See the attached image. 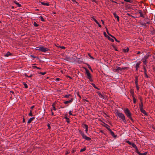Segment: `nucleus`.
I'll return each mask as SVG.
<instances>
[{
    "label": "nucleus",
    "mask_w": 155,
    "mask_h": 155,
    "mask_svg": "<svg viewBox=\"0 0 155 155\" xmlns=\"http://www.w3.org/2000/svg\"><path fill=\"white\" fill-rule=\"evenodd\" d=\"M117 115L120 118H121L123 121V122L126 123V121L125 119V117L124 115L120 112H119L118 111H117L116 112Z\"/></svg>",
    "instance_id": "obj_1"
},
{
    "label": "nucleus",
    "mask_w": 155,
    "mask_h": 155,
    "mask_svg": "<svg viewBox=\"0 0 155 155\" xmlns=\"http://www.w3.org/2000/svg\"><path fill=\"white\" fill-rule=\"evenodd\" d=\"M124 111L127 116L131 120H133V119L131 117V114L130 112L129 109L128 108H126L124 110Z\"/></svg>",
    "instance_id": "obj_2"
},
{
    "label": "nucleus",
    "mask_w": 155,
    "mask_h": 155,
    "mask_svg": "<svg viewBox=\"0 0 155 155\" xmlns=\"http://www.w3.org/2000/svg\"><path fill=\"white\" fill-rule=\"evenodd\" d=\"M38 48V50L41 51H42L44 52H45L47 51H48V49L47 48H45L43 47H38L37 48Z\"/></svg>",
    "instance_id": "obj_3"
},
{
    "label": "nucleus",
    "mask_w": 155,
    "mask_h": 155,
    "mask_svg": "<svg viewBox=\"0 0 155 155\" xmlns=\"http://www.w3.org/2000/svg\"><path fill=\"white\" fill-rule=\"evenodd\" d=\"M87 75V78L90 80L91 78V76L89 71L87 68L85 69Z\"/></svg>",
    "instance_id": "obj_4"
},
{
    "label": "nucleus",
    "mask_w": 155,
    "mask_h": 155,
    "mask_svg": "<svg viewBox=\"0 0 155 155\" xmlns=\"http://www.w3.org/2000/svg\"><path fill=\"white\" fill-rule=\"evenodd\" d=\"M138 12L140 14V16L142 18H144V15L145 14V12L143 13L140 10Z\"/></svg>",
    "instance_id": "obj_5"
},
{
    "label": "nucleus",
    "mask_w": 155,
    "mask_h": 155,
    "mask_svg": "<svg viewBox=\"0 0 155 155\" xmlns=\"http://www.w3.org/2000/svg\"><path fill=\"white\" fill-rule=\"evenodd\" d=\"M141 63V62L139 61L137 63V64L136 65V66H135V68H136V71L138 70V68L140 67V65Z\"/></svg>",
    "instance_id": "obj_6"
},
{
    "label": "nucleus",
    "mask_w": 155,
    "mask_h": 155,
    "mask_svg": "<svg viewBox=\"0 0 155 155\" xmlns=\"http://www.w3.org/2000/svg\"><path fill=\"white\" fill-rule=\"evenodd\" d=\"M108 130L110 132V133L112 135V136L114 137H116V136L114 134V132H113L110 129H108Z\"/></svg>",
    "instance_id": "obj_7"
},
{
    "label": "nucleus",
    "mask_w": 155,
    "mask_h": 155,
    "mask_svg": "<svg viewBox=\"0 0 155 155\" xmlns=\"http://www.w3.org/2000/svg\"><path fill=\"white\" fill-rule=\"evenodd\" d=\"M113 14L114 15V17L116 18H117V20L118 21H119V17L115 13V12H113Z\"/></svg>",
    "instance_id": "obj_8"
},
{
    "label": "nucleus",
    "mask_w": 155,
    "mask_h": 155,
    "mask_svg": "<svg viewBox=\"0 0 155 155\" xmlns=\"http://www.w3.org/2000/svg\"><path fill=\"white\" fill-rule=\"evenodd\" d=\"M73 99V98H71L70 100L65 101L64 102V103L65 104H67L68 103H71L72 102Z\"/></svg>",
    "instance_id": "obj_9"
},
{
    "label": "nucleus",
    "mask_w": 155,
    "mask_h": 155,
    "mask_svg": "<svg viewBox=\"0 0 155 155\" xmlns=\"http://www.w3.org/2000/svg\"><path fill=\"white\" fill-rule=\"evenodd\" d=\"M83 138L85 140L88 141L91 140V139L90 138L87 137L85 135H84V136L83 137Z\"/></svg>",
    "instance_id": "obj_10"
},
{
    "label": "nucleus",
    "mask_w": 155,
    "mask_h": 155,
    "mask_svg": "<svg viewBox=\"0 0 155 155\" xmlns=\"http://www.w3.org/2000/svg\"><path fill=\"white\" fill-rule=\"evenodd\" d=\"M143 68L144 71V74L145 76L147 78H148V76L147 74V71L146 69V67L145 66H143Z\"/></svg>",
    "instance_id": "obj_11"
},
{
    "label": "nucleus",
    "mask_w": 155,
    "mask_h": 155,
    "mask_svg": "<svg viewBox=\"0 0 155 155\" xmlns=\"http://www.w3.org/2000/svg\"><path fill=\"white\" fill-rule=\"evenodd\" d=\"M141 104H139V107H140V110L143 109V102H142V101L141 100Z\"/></svg>",
    "instance_id": "obj_12"
},
{
    "label": "nucleus",
    "mask_w": 155,
    "mask_h": 155,
    "mask_svg": "<svg viewBox=\"0 0 155 155\" xmlns=\"http://www.w3.org/2000/svg\"><path fill=\"white\" fill-rule=\"evenodd\" d=\"M35 118V117H32L31 118H30L28 120V124H29L31 123V122Z\"/></svg>",
    "instance_id": "obj_13"
},
{
    "label": "nucleus",
    "mask_w": 155,
    "mask_h": 155,
    "mask_svg": "<svg viewBox=\"0 0 155 155\" xmlns=\"http://www.w3.org/2000/svg\"><path fill=\"white\" fill-rule=\"evenodd\" d=\"M140 111L145 115H147V114L146 113V111L143 109L140 110Z\"/></svg>",
    "instance_id": "obj_14"
},
{
    "label": "nucleus",
    "mask_w": 155,
    "mask_h": 155,
    "mask_svg": "<svg viewBox=\"0 0 155 155\" xmlns=\"http://www.w3.org/2000/svg\"><path fill=\"white\" fill-rule=\"evenodd\" d=\"M131 145L134 148H135L136 150H137V147L134 143H132Z\"/></svg>",
    "instance_id": "obj_15"
},
{
    "label": "nucleus",
    "mask_w": 155,
    "mask_h": 155,
    "mask_svg": "<svg viewBox=\"0 0 155 155\" xmlns=\"http://www.w3.org/2000/svg\"><path fill=\"white\" fill-rule=\"evenodd\" d=\"M138 78L137 77H135V84L137 86L138 85Z\"/></svg>",
    "instance_id": "obj_16"
},
{
    "label": "nucleus",
    "mask_w": 155,
    "mask_h": 155,
    "mask_svg": "<svg viewBox=\"0 0 155 155\" xmlns=\"http://www.w3.org/2000/svg\"><path fill=\"white\" fill-rule=\"evenodd\" d=\"M14 3L17 5V6L18 7H20L21 6V5L20 4H19L18 2H16V1H15L14 2Z\"/></svg>",
    "instance_id": "obj_17"
},
{
    "label": "nucleus",
    "mask_w": 155,
    "mask_h": 155,
    "mask_svg": "<svg viewBox=\"0 0 155 155\" xmlns=\"http://www.w3.org/2000/svg\"><path fill=\"white\" fill-rule=\"evenodd\" d=\"M41 4L42 5H46V6H48L49 5V3L48 2H41Z\"/></svg>",
    "instance_id": "obj_18"
},
{
    "label": "nucleus",
    "mask_w": 155,
    "mask_h": 155,
    "mask_svg": "<svg viewBox=\"0 0 155 155\" xmlns=\"http://www.w3.org/2000/svg\"><path fill=\"white\" fill-rule=\"evenodd\" d=\"M122 70V68L120 67H117L116 69L115 70L116 71H121Z\"/></svg>",
    "instance_id": "obj_19"
},
{
    "label": "nucleus",
    "mask_w": 155,
    "mask_h": 155,
    "mask_svg": "<svg viewBox=\"0 0 155 155\" xmlns=\"http://www.w3.org/2000/svg\"><path fill=\"white\" fill-rule=\"evenodd\" d=\"M11 54L9 52H8L5 55V56L6 57H8Z\"/></svg>",
    "instance_id": "obj_20"
},
{
    "label": "nucleus",
    "mask_w": 155,
    "mask_h": 155,
    "mask_svg": "<svg viewBox=\"0 0 155 155\" xmlns=\"http://www.w3.org/2000/svg\"><path fill=\"white\" fill-rule=\"evenodd\" d=\"M91 85H92V86L94 87L95 88V89H96L97 90H99V89L94 84V83H92L91 84Z\"/></svg>",
    "instance_id": "obj_21"
},
{
    "label": "nucleus",
    "mask_w": 155,
    "mask_h": 155,
    "mask_svg": "<svg viewBox=\"0 0 155 155\" xmlns=\"http://www.w3.org/2000/svg\"><path fill=\"white\" fill-rule=\"evenodd\" d=\"M142 61H143V64H145V65H146L147 64V60H146V59H142Z\"/></svg>",
    "instance_id": "obj_22"
},
{
    "label": "nucleus",
    "mask_w": 155,
    "mask_h": 155,
    "mask_svg": "<svg viewBox=\"0 0 155 155\" xmlns=\"http://www.w3.org/2000/svg\"><path fill=\"white\" fill-rule=\"evenodd\" d=\"M98 95L99 97H101V98H104V97L103 95L101 94L100 92L98 93Z\"/></svg>",
    "instance_id": "obj_23"
},
{
    "label": "nucleus",
    "mask_w": 155,
    "mask_h": 155,
    "mask_svg": "<svg viewBox=\"0 0 155 155\" xmlns=\"http://www.w3.org/2000/svg\"><path fill=\"white\" fill-rule=\"evenodd\" d=\"M79 133L83 137L85 135H84V132H83L82 131H81V130L79 131Z\"/></svg>",
    "instance_id": "obj_24"
},
{
    "label": "nucleus",
    "mask_w": 155,
    "mask_h": 155,
    "mask_svg": "<svg viewBox=\"0 0 155 155\" xmlns=\"http://www.w3.org/2000/svg\"><path fill=\"white\" fill-rule=\"evenodd\" d=\"M71 95L70 94H69L68 95H66L64 96V97L65 98H68L69 97H71Z\"/></svg>",
    "instance_id": "obj_25"
},
{
    "label": "nucleus",
    "mask_w": 155,
    "mask_h": 155,
    "mask_svg": "<svg viewBox=\"0 0 155 155\" xmlns=\"http://www.w3.org/2000/svg\"><path fill=\"white\" fill-rule=\"evenodd\" d=\"M64 118L66 120V121L67 122V123H70L69 119L68 117H64Z\"/></svg>",
    "instance_id": "obj_26"
},
{
    "label": "nucleus",
    "mask_w": 155,
    "mask_h": 155,
    "mask_svg": "<svg viewBox=\"0 0 155 155\" xmlns=\"http://www.w3.org/2000/svg\"><path fill=\"white\" fill-rule=\"evenodd\" d=\"M129 50V49L128 48H127L126 49H124V51L125 52H128V51Z\"/></svg>",
    "instance_id": "obj_27"
},
{
    "label": "nucleus",
    "mask_w": 155,
    "mask_h": 155,
    "mask_svg": "<svg viewBox=\"0 0 155 155\" xmlns=\"http://www.w3.org/2000/svg\"><path fill=\"white\" fill-rule=\"evenodd\" d=\"M33 25L35 27H38L39 25L36 23L35 22H34L33 23Z\"/></svg>",
    "instance_id": "obj_28"
},
{
    "label": "nucleus",
    "mask_w": 155,
    "mask_h": 155,
    "mask_svg": "<svg viewBox=\"0 0 155 155\" xmlns=\"http://www.w3.org/2000/svg\"><path fill=\"white\" fill-rule=\"evenodd\" d=\"M108 39L110 41L113 42L114 41V40L113 39L111 38L109 36L108 37Z\"/></svg>",
    "instance_id": "obj_29"
},
{
    "label": "nucleus",
    "mask_w": 155,
    "mask_h": 155,
    "mask_svg": "<svg viewBox=\"0 0 155 155\" xmlns=\"http://www.w3.org/2000/svg\"><path fill=\"white\" fill-rule=\"evenodd\" d=\"M32 110H30V113L28 114V115L31 116H33V115H32Z\"/></svg>",
    "instance_id": "obj_30"
},
{
    "label": "nucleus",
    "mask_w": 155,
    "mask_h": 155,
    "mask_svg": "<svg viewBox=\"0 0 155 155\" xmlns=\"http://www.w3.org/2000/svg\"><path fill=\"white\" fill-rule=\"evenodd\" d=\"M133 102L134 103H135L136 102V100L134 97H133Z\"/></svg>",
    "instance_id": "obj_31"
},
{
    "label": "nucleus",
    "mask_w": 155,
    "mask_h": 155,
    "mask_svg": "<svg viewBox=\"0 0 155 155\" xmlns=\"http://www.w3.org/2000/svg\"><path fill=\"white\" fill-rule=\"evenodd\" d=\"M86 149V148L85 147H84V148L81 149L80 150V152H83Z\"/></svg>",
    "instance_id": "obj_32"
},
{
    "label": "nucleus",
    "mask_w": 155,
    "mask_h": 155,
    "mask_svg": "<svg viewBox=\"0 0 155 155\" xmlns=\"http://www.w3.org/2000/svg\"><path fill=\"white\" fill-rule=\"evenodd\" d=\"M40 18L41 20L42 21H45L44 19L42 16H40Z\"/></svg>",
    "instance_id": "obj_33"
},
{
    "label": "nucleus",
    "mask_w": 155,
    "mask_h": 155,
    "mask_svg": "<svg viewBox=\"0 0 155 155\" xmlns=\"http://www.w3.org/2000/svg\"><path fill=\"white\" fill-rule=\"evenodd\" d=\"M24 85L25 86V88H28V86L27 85V84L26 83H24Z\"/></svg>",
    "instance_id": "obj_34"
},
{
    "label": "nucleus",
    "mask_w": 155,
    "mask_h": 155,
    "mask_svg": "<svg viewBox=\"0 0 155 155\" xmlns=\"http://www.w3.org/2000/svg\"><path fill=\"white\" fill-rule=\"evenodd\" d=\"M52 107H53V110H56V108H55V107H54V104H52Z\"/></svg>",
    "instance_id": "obj_35"
},
{
    "label": "nucleus",
    "mask_w": 155,
    "mask_h": 155,
    "mask_svg": "<svg viewBox=\"0 0 155 155\" xmlns=\"http://www.w3.org/2000/svg\"><path fill=\"white\" fill-rule=\"evenodd\" d=\"M92 18L93 19V20L96 23H97V22L98 21L94 18Z\"/></svg>",
    "instance_id": "obj_36"
},
{
    "label": "nucleus",
    "mask_w": 155,
    "mask_h": 155,
    "mask_svg": "<svg viewBox=\"0 0 155 155\" xmlns=\"http://www.w3.org/2000/svg\"><path fill=\"white\" fill-rule=\"evenodd\" d=\"M39 74H41L42 75H44L45 74L46 72H40L39 73Z\"/></svg>",
    "instance_id": "obj_37"
},
{
    "label": "nucleus",
    "mask_w": 155,
    "mask_h": 155,
    "mask_svg": "<svg viewBox=\"0 0 155 155\" xmlns=\"http://www.w3.org/2000/svg\"><path fill=\"white\" fill-rule=\"evenodd\" d=\"M126 142L128 143V144H129L131 145V144L132 143H131L130 141H129V140H127V141H126Z\"/></svg>",
    "instance_id": "obj_38"
},
{
    "label": "nucleus",
    "mask_w": 155,
    "mask_h": 155,
    "mask_svg": "<svg viewBox=\"0 0 155 155\" xmlns=\"http://www.w3.org/2000/svg\"><path fill=\"white\" fill-rule=\"evenodd\" d=\"M87 127V128H88V126L86 124H84V126L83 127L85 128V129H86V127Z\"/></svg>",
    "instance_id": "obj_39"
},
{
    "label": "nucleus",
    "mask_w": 155,
    "mask_h": 155,
    "mask_svg": "<svg viewBox=\"0 0 155 155\" xmlns=\"http://www.w3.org/2000/svg\"><path fill=\"white\" fill-rule=\"evenodd\" d=\"M104 36H105L106 37H107V38H108V36H107V34H106V32H104Z\"/></svg>",
    "instance_id": "obj_40"
},
{
    "label": "nucleus",
    "mask_w": 155,
    "mask_h": 155,
    "mask_svg": "<svg viewBox=\"0 0 155 155\" xmlns=\"http://www.w3.org/2000/svg\"><path fill=\"white\" fill-rule=\"evenodd\" d=\"M71 112L72 111H70L69 112V114L70 115H73L72 114Z\"/></svg>",
    "instance_id": "obj_41"
},
{
    "label": "nucleus",
    "mask_w": 155,
    "mask_h": 155,
    "mask_svg": "<svg viewBox=\"0 0 155 155\" xmlns=\"http://www.w3.org/2000/svg\"><path fill=\"white\" fill-rule=\"evenodd\" d=\"M25 76L28 77H31L32 76V74H31L30 76H28L26 74H25Z\"/></svg>",
    "instance_id": "obj_42"
},
{
    "label": "nucleus",
    "mask_w": 155,
    "mask_h": 155,
    "mask_svg": "<svg viewBox=\"0 0 155 155\" xmlns=\"http://www.w3.org/2000/svg\"><path fill=\"white\" fill-rule=\"evenodd\" d=\"M148 58V56H146V57H145L143 59H146V60H147V59Z\"/></svg>",
    "instance_id": "obj_43"
},
{
    "label": "nucleus",
    "mask_w": 155,
    "mask_h": 155,
    "mask_svg": "<svg viewBox=\"0 0 155 155\" xmlns=\"http://www.w3.org/2000/svg\"><path fill=\"white\" fill-rule=\"evenodd\" d=\"M88 128H87V127H86V129H85V131L87 134V133Z\"/></svg>",
    "instance_id": "obj_44"
},
{
    "label": "nucleus",
    "mask_w": 155,
    "mask_h": 155,
    "mask_svg": "<svg viewBox=\"0 0 155 155\" xmlns=\"http://www.w3.org/2000/svg\"><path fill=\"white\" fill-rule=\"evenodd\" d=\"M72 3H73L74 4L75 3H78L76 2V1H72Z\"/></svg>",
    "instance_id": "obj_45"
},
{
    "label": "nucleus",
    "mask_w": 155,
    "mask_h": 155,
    "mask_svg": "<svg viewBox=\"0 0 155 155\" xmlns=\"http://www.w3.org/2000/svg\"><path fill=\"white\" fill-rule=\"evenodd\" d=\"M88 68L89 69H90V70H91V67L89 65H88Z\"/></svg>",
    "instance_id": "obj_46"
},
{
    "label": "nucleus",
    "mask_w": 155,
    "mask_h": 155,
    "mask_svg": "<svg viewBox=\"0 0 155 155\" xmlns=\"http://www.w3.org/2000/svg\"><path fill=\"white\" fill-rule=\"evenodd\" d=\"M47 126H48V127L49 129H50L51 128V127H50V124H48Z\"/></svg>",
    "instance_id": "obj_47"
},
{
    "label": "nucleus",
    "mask_w": 155,
    "mask_h": 155,
    "mask_svg": "<svg viewBox=\"0 0 155 155\" xmlns=\"http://www.w3.org/2000/svg\"><path fill=\"white\" fill-rule=\"evenodd\" d=\"M136 151L137 153L139 154L138 152H140L138 151V149L137 148V150H136Z\"/></svg>",
    "instance_id": "obj_48"
},
{
    "label": "nucleus",
    "mask_w": 155,
    "mask_h": 155,
    "mask_svg": "<svg viewBox=\"0 0 155 155\" xmlns=\"http://www.w3.org/2000/svg\"><path fill=\"white\" fill-rule=\"evenodd\" d=\"M88 55L92 59H94V58L92 56H91L90 54H88Z\"/></svg>",
    "instance_id": "obj_49"
},
{
    "label": "nucleus",
    "mask_w": 155,
    "mask_h": 155,
    "mask_svg": "<svg viewBox=\"0 0 155 155\" xmlns=\"http://www.w3.org/2000/svg\"><path fill=\"white\" fill-rule=\"evenodd\" d=\"M114 39H115V41H117V42H120V41H118V40H117L115 38H114Z\"/></svg>",
    "instance_id": "obj_50"
},
{
    "label": "nucleus",
    "mask_w": 155,
    "mask_h": 155,
    "mask_svg": "<svg viewBox=\"0 0 155 155\" xmlns=\"http://www.w3.org/2000/svg\"><path fill=\"white\" fill-rule=\"evenodd\" d=\"M35 68H36L37 69H41V68H39V67H37V66H35Z\"/></svg>",
    "instance_id": "obj_51"
},
{
    "label": "nucleus",
    "mask_w": 155,
    "mask_h": 155,
    "mask_svg": "<svg viewBox=\"0 0 155 155\" xmlns=\"http://www.w3.org/2000/svg\"><path fill=\"white\" fill-rule=\"evenodd\" d=\"M136 88H137V90H139V87L138 86V85H137V86H136Z\"/></svg>",
    "instance_id": "obj_52"
},
{
    "label": "nucleus",
    "mask_w": 155,
    "mask_h": 155,
    "mask_svg": "<svg viewBox=\"0 0 155 155\" xmlns=\"http://www.w3.org/2000/svg\"><path fill=\"white\" fill-rule=\"evenodd\" d=\"M34 107H35V106H34V105H33V106H32L31 107V109H33Z\"/></svg>",
    "instance_id": "obj_53"
},
{
    "label": "nucleus",
    "mask_w": 155,
    "mask_h": 155,
    "mask_svg": "<svg viewBox=\"0 0 155 155\" xmlns=\"http://www.w3.org/2000/svg\"><path fill=\"white\" fill-rule=\"evenodd\" d=\"M126 1L127 2H132V1H128V0H127V1Z\"/></svg>",
    "instance_id": "obj_54"
},
{
    "label": "nucleus",
    "mask_w": 155,
    "mask_h": 155,
    "mask_svg": "<svg viewBox=\"0 0 155 155\" xmlns=\"http://www.w3.org/2000/svg\"><path fill=\"white\" fill-rule=\"evenodd\" d=\"M106 31H107V33L108 34L109 33V32H108V30L107 29V28H106Z\"/></svg>",
    "instance_id": "obj_55"
},
{
    "label": "nucleus",
    "mask_w": 155,
    "mask_h": 155,
    "mask_svg": "<svg viewBox=\"0 0 155 155\" xmlns=\"http://www.w3.org/2000/svg\"><path fill=\"white\" fill-rule=\"evenodd\" d=\"M147 153V152H146L143 153V155H146Z\"/></svg>",
    "instance_id": "obj_56"
},
{
    "label": "nucleus",
    "mask_w": 155,
    "mask_h": 155,
    "mask_svg": "<svg viewBox=\"0 0 155 155\" xmlns=\"http://www.w3.org/2000/svg\"><path fill=\"white\" fill-rule=\"evenodd\" d=\"M23 123H25V119L24 118H23Z\"/></svg>",
    "instance_id": "obj_57"
},
{
    "label": "nucleus",
    "mask_w": 155,
    "mask_h": 155,
    "mask_svg": "<svg viewBox=\"0 0 155 155\" xmlns=\"http://www.w3.org/2000/svg\"><path fill=\"white\" fill-rule=\"evenodd\" d=\"M98 25L99 27L100 28H101V25L100 24Z\"/></svg>",
    "instance_id": "obj_58"
},
{
    "label": "nucleus",
    "mask_w": 155,
    "mask_h": 155,
    "mask_svg": "<svg viewBox=\"0 0 155 155\" xmlns=\"http://www.w3.org/2000/svg\"><path fill=\"white\" fill-rule=\"evenodd\" d=\"M31 57H32V58H35V57H34V56L33 55H31Z\"/></svg>",
    "instance_id": "obj_59"
},
{
    "label": "nucleus",
    "mask_w": 155,
    "mask_h": 155,
    "mask_svg": "<svg viewBox=\"0 0 155 155\" xmlns=\"http://www.w3.org/2000/svg\"><path fill=\"white\" fill-rule=\"evenodd\" d=\"M122 69H125L126 68H127V67H124V68H122Z\"/></svg>",
    "instance_id": "obj_60"
},
{
    "label": "nucleus",
    "mask_w": 155,
    "mask_h": 155,
    "mask_svg": "<svg viewBox=\"0 0 155 155\" xmlns=\"http://www.w3.org/2000/svg\"><path fill=\"white\" fill-rule=\"evenodd\" d=\"M61 48H63V49H64V48H65V47H64V46H62V47H61Z\"/></svg>",
    "instance_id": "obj_61"
},
{
    "label": "nucleus",
    "mask_w": 155,
    "mask_h": 155,
    "mask_svg": "<svg viewBox=\"0 0 155 155\" xmlns=\"http://www.w3.org/2000/svg\"><path fill=\"white\" fill-rule=\"evenodd\" d=\"M59 80H60V79L59 78H56V80L57 81H59Z\"/></svg>",
    "instance_id": "obj_62"
},
{
    "label": "nucleus",
    "mask_w": 155,
    "mask_h": 155,
    "mask_svg": "<svg viewBox=\"0 0 155 155\" xmlns=\"http://www.w3.org/2000/svg\"><path fill=\"white\" fill-rule=\"evenodd\" d=\"M111 37H112V38H115V37H114V36H112V35H111Z\"/></svg>",
    "instance_id": "obj_63"
},
{
    "label": "nucleus",
    "mask_w": 155,
    "mask_h": 155,
    "mask_svg": "<svg viewBox=\"0 0 155 155\" xmlns=\"http://www.w3.org/2000/svg\"><path fill=\"white\" fill-rule=\"evenodd\" d=\"M154 20L155 21V15H154Z\"/></svg>",
    "instance_id": "obj_64"
}]
</instances>
